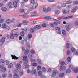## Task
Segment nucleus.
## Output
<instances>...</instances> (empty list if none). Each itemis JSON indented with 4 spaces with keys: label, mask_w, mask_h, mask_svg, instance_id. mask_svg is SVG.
I'll use <instances>...</instances> for the list:
<instances>
[{
    "label": "nucleus",
    "mask_w": 78,
    "mask_h": 78,
    "mask_svg": "<svg viewBox=\"0 0 78 78\" xmlns=\"http://www.w3.org/2000/svg\"><path fill=\"white\" fill-rule=\"evenodd\" d=\"M42 10L43 12L47 13L48 12V11H51V9L50 7H49L46 9V7H45V6H44L43 7Z\"/></svg>",
    "instance_id": "nucleus-1"
},
{
    "label": "nucleus",
    "mask_w": 78,
    "mask_h": 78,
    "mask_svg": "<svg viewBox=\"0 0 78 78\" xmlns=\"http://www.w3.org/2000/svg\"><path fill=\"white\" fill-rule=\"evenodd\" d=\"M5 39H6V37H2L0 40V45H3L5 41Z\"/></svg>",
    "instance_id": "nucleus-2"
},
{
    "label": "nucleus",
    "mask_w": 78,
    "mask_h": 78,
    "mask_svg": "<svg viewBox=\"0 0 78 78\" xmlns=\"http://www.w3.org/2000/svg\"><path fill=\"white\" fill-rule=\"evenodd\" d=\"M70 24H68L66 26V30L67 31H70L71 28H70Z\"/></svg>",
    "instance_id": "nucleus-3"
},
{
    "label": "nucleus",
    "mask_w": 78,
    "mask_h": 78,
    "mask_svg": "<svg viewBox=\"0 0 78 78\" xmlns=\"http://www.w3.org/2000/svg\"><path fill=\"white\" fill-rule=\"evenodd\" d=\"M33 8L34 9H35L38 6V4L37 2H35L33 4Z\"/></svg>",
    "instance_id": "nucleus-4"
},
{
    "label": "nucleus",
    "mask_w": 78,
    "mask_h": 78,
    "mask_svg": "<svg viewBox=\"0 0 78 78\" xmlns=\"http://www.w3.org/2000/svg\"><path fill=\"white\" fill-rule=\"evenodd\" d=\"M61 23V21L59 20H57L55 22H54V24L55 25H58Z\"/></svg>",
    "instance_id": "nucleus-5"
},
{
    "label": "nucleus",
    "mask_w": 78,
    "mask_h": 78,
    "mask_svg": "<svg viewBox=\"0 0 78 78\" xmlns=\"http://www.w3.org/2000/svg\"><path fill=\"white\" fill-rule=\"evenodd\" d=\"M8 5L9 8H11L12 7V2H8Z\"/></svg>",
    "instance_id": "nucleus-6"
},
{
    "label": "nucleus",
    "mask_w": 78,
    "mask_h": 78,
    "mask_svg": "<svg viewBox=\"0 0 78 78\" xmlns=\"http://www.w3.org/2000/svg\"><path fill=\"white\" fill-rule=\"evenodd\" d=\"M10 36L11 39H13L14 38V34L13 33H10Z\"/></svg>",
    "instance_id": "nucleus-7"
},
{
    "label": "nucleus",
    "mask_w": 78,
    "mask_h": 78,
    "mask_svg": "<svg viewBox=\"0 0 78 78\" xmlns=\"http://www.w3.org/2000/svg\"><path fill=\"white\" fill-rule=\"evenodd\" d=\"M66 70V67L64 66H61L60 69V70L61 71V70Z\"/></svg>",
    "instance_id": "nucleus-8"
},
{
    "label": "nucleus",
    "mask_w": 78,
    "mask_h": 78,
    "mask_svg": "<svg viewBox=\"0 0 78 78\" xmlns=\"http://www.w3.org/2000/svg\"><path fill=\"white\" fill-rule=\"evenodd\" d=\"M1 10L3 11L6 12L8 11V9L6 7H3L1 8Z\"/></svg>",
    "instance_id": "nucleus-9"
},
{
    "label": "nucleus",
    "mask_w": 78,
    "mask_h": 78,
    "mask_svg": "<svg viewBox=\"0 0 78 78\" xmlns=\"http://www.w3.org/2000/svg\"><path fill=\"white\" fill-rule=\"evenodd\" d=\"M11 56H12V59H18L19 58V57H17L16 56H15V55L14 56L13 55H11Z\"/></svg>",
    "instance_id": "nucleus-10"
},
{
    "label": "nucleus",
    "mask_w": 78,
    "mask_h": 78,
    "mask_svg": "<svg viewBox=\"0 0 78 78\" xmlns=\"http://www.w3.org/2000/svg\"><path fill=\"white\" fill-rule=\"evenodd\" d=\"M77 9H78V7H77V6H75L74 8L72 10V12L74 13L75 12V11H76Z\"/></svg>",
    "instance_id": "nucleus-11"
},
{
    "label": "nucleus",
    "mask_w": 78,
    "mask_h": 78,
    "mask_svg": "<svg viewBox=\"0 0 78 78\" xmlns=\"http://www.w3.org/2000/svg\"><path fill=\"white\" fill-rule=\"evenodd\" d=\"M56 72L55 70L54 71L52 75V77H55L56 76Z\"/></svg>",
    "instance_id": "nucleus-12"
},
{
    "label": "nucleus",
    "mask_w": 78,
    "mask_h": 78,
    "mask_svg": "<svg viewBox=\"0 0 78 78\" xmlns=\"http://www.w3.org/2000/svg\"><path fill=\"white\" fill-rule=\"evenodd\" d=\"M17 2H18L15 1L13 3L14 6L15 8H17Z\"/></svg>",
    "instance_id": "nucleus-13"
},
{
    "label": "nucleus",
    "mask_w": 78,
    "mask_h": 78,
    "mask_svg": "<svg viewBox=\"0 0 78 78\" xmlns=\"http://www.w3.org/2000/svg\"><path fill=\"white\" fill-rule=\"evenodd\" d=\"M28 21L24 20L22 22L23 25H27L28 23Z\"/></svg>",
    "instance_id": "nucleus-14"
},
{
    "label": "nucleus",
    "mask_w": 78,
    "mask_h": 78,
    "mask_svg": "<svg viewBox=\"0 0 78 78\" xmlns=\"http://www.w3.org/2000/svg\"><path fill=\"white\" fill-rule=\"evenodd\" d=\"M12 21L10 20H8L6 21V23L8 24L11 23Z\"/></svg>",
    "instance_id": "nucleus-15"
},
{
    "label": "nucleus",
    "mask_w": 78,
    "mask_h": 78,
    "mask_svg": "<svg viewBox=\"0 0 78 78\" xmlns=\"http://www.w3.org/2000/svg\"><path fill=\"white\" fill-rule=\"evenodd\" d=\"M34 28L35 29H36V28H37V29H39L40 28H41V26H40V25H37L35 27H34Z\"/></svg>",
    "instance_id": "nucleus-16"
},
{
    "label": "nucleus",
    "mask_w": 78,
    "mask_h": 78,
    "mask_svg": "<svg viewBox=\"0 0 78 78\" xmlns=\"http://www.w3.org/2000/svg\"><path fill=\"white\" fill-rule=\"evenodd\" d=\"M16 67L17 69H20L21 68V65L20 64H17L16 66Z\"/></svg>",
    "instance_id": "nucleus-17"
},
{
    "label": "nucleus",
    "mask_w": 78,
    "mask_h": 78,
    "mask_svg": "<svg viewBox=\"0 0 78 78\" xmlns=\"http://www.w3.org/2000/svg\"><path fill=\"white\" fill-rule=\"evenodd\" d=\"M64 76V74L63 73H61L59 74V77L63 78Z\"/></svg>",
    "instance_id": "nucleus-18"
},
{
    "label": "nucleus",
    "mask_w": 78,
    "mask_h": 78,
    "mask_svg": "<svg viewBox=\"0 0 78 78\" xmlns=\"http://www.w3.org/2000/svg\"><path fill=\"white\" fill-rule=\"evenodd\" d=\"M70 72H71V69L70 68H69L66 70V73H69Z\"/></svg>",
    "instance_id": "nucleus-19"
},
{
    "label": "nucleus",
    "mask_w": 78,
    "mask_h": 78,
    "mask_svg": "<svg viewBox=\"0 0 78 78\" xmlns=\"http://www.w3.org/2000/svg\"><path fill=\"white\" fill-rule=\"evenodd\" d=\"M6 70V69L5 67H3L2 69V72H5Z\"/></svg>",
    "instance_id": "nucleus-20"
},
{
    "label": "nucleus",
    "mask_w": 78,
    "mask_h": 78,
    "mask_svg": "<svg viewBox=\"0 0 78 78\" xmlns=\"http://www.w3.org/2000/svg\"><path fill=\"white\" fill-rule=\"evenodd\" d=\"M37 62L39 64H42V63L41 61V60H39V59L37 58Z\"/></svg>",
    "instance_id": "nucleus-21"
},
{
    "label": "nucleus",
    "mask_w": 78,
    "mask_h": 78,
    "mask_svg": "<svg viewBox=\"0 0 78 78\" xmlns=\"http://www.w3.org/2000/svg\"><path fill=\"white\" fill-rule=\"evenodd\" d=\"M55 13L56 14H59V13H60V12H59V10H56L55 11Z\"/></svg>",
    "instance_id": "nucleus-22"
},
{
    "label": "nucleus",
    "mask_w": 78,
    "mask_h": 78,
    "mask_svg": "<svg viewBox=\"0 0 78 78\" xmlns=\"http://www.w3.org/2000/svg\"><path fill=\"white\" fill-rule=\"evenodd\" d=\"M18 11L20 12H21V13L24 12V10L23 9H20L18 10Z\"/></svg>",
    "instance_id": "nucleus-23"
},
{
    "label": "nucleus",
    "mask_w": 78,
    "mask_h": 78,
    "mask_svg": "<svg viewBox=\"0 0 78 78\" xmlns=\"http://www.w3.org/2000/svg\"><path fill=\"white\" fill-rule=\"evenodd\" d=\"M66 4H70V3H72V0H69L68 1H66Z\"/></svg>",
    "instance_id": "nucleus-24"
},
{
    "label": "nucleus",
    "mask_w": 78,
    "mask_h": 78,
    "mask_svg": "<svg viewBox=\"0 0 78 78\" xmlns=\"http://www.w3.org/2000/svg\"><path fill=\"white\" fill-rule=\"evenodd\" d=\"M66 47L67 48H69V47H70V43H68L66 44Z\"/></svg>",
    "instance_id": "nucleus-25"
},
{
    "label": "nucleus",
    "mask_w": 78,
    "mask_h": 78,
    "mask_svg": "<svg viewBox=\"0 0 78 78\" xmlns=\"http://www.w3.org/2000/svg\"><path fill=\"white\" fill-rule=\"evenodd\" d=\"M2 28L4 29L6 28V24H3L2 25Z\"/></svg>",
    "instance_id": "nucleus-26"
},
{
    "label": "nucleus",
    "mask_w": 78,
    "mask_h": 78,
    "mask_svg": "<svg viewBox=\"0 0 78 78\" xmlns=\"http://www.w3.org/2000/svg\"><path fill=\"white\" fill-rule=\"evenodd\" d=\"M35 73H36V69L33 70L30 72V73H31V74H35Z\"/></svg>",
    "instance_id": "nucleus-27"
},
{
    "label": "nucleus",
    "mask_w": 78,
    "mask_h": 78,
    "mask_svg": "<svg viewBox=\"0 0 78 78\" xmlns=\"http://www.w3.org/2000/svg\"><path fill=\"white\" fill-rule=\"evenodd\" d=\"M12 67H13V64L12 63L10 64L8 66V67L10 68H11Z\"/></svg>",
    "instance_id": "nucleus-28"
},
{
    "label": "nucleus",
    "mask_w": 78,
    "mask_h": 78,
    "mask_svg": "<svg viewBox=\"0 0 78 78\" xmlns=\"http://www.w3.org/2000/svg\"><path fill=\"white\" fill-rule=\"evenodd\" d=\"M62 7H63V8L64 7H66V4L65 3H62L61 4Z\"/></svg>",
    "instance_id": "nucleus-29"
},
{
    "label": "nucleus",
    "mask_w": 78,
    "mask_h": 78,
    "mask_svg": "<svg viewBox=\"0 0 78 78\" xmlns=\"http://www.w3.org/2000/svg\"><path fill=\"white\" fill-rule=\"evenodd\" d=\"M28 62V60L27 59H26L25 60H24V63L27 64Z\"/></svg>",
    "instance_id": "nucleus-30"
},
{
    "label": "nucleus",
    "mask_w": 78,
    "mask_h": 78,
    "mask_svg": "<svg viewBox=\"0 0 78 78\" xmlns=\"http://www.w3.org/2000/svg\"><path fill=\"white\" fill-rule=\"evenodd\" d=\"M44 19L46 20H49L50 19V17H46L44 18Z\"/></svg>",
    "instance_id": "nucleus-31"
},
{
    "label": "nucleus",
    "mask_w": 78,
    "mask_h": 78,
    "mask_svg": "<svg viewBox=\"0 0 78 78\" xmlns=\"http://www.w3.org/2000/svg\"><path fill=\"white\" fill-rule=\"evenodd\" d=\"M24 14H27V13L28 12V10L27 9H25L24 10Z\"/></svg>",
    "instance_id": "nucleus-32"
},
{
    "label": "nucleus",
    "mask_w": 78,
    "mask_h": 78,
    "mask_svg": "<svg viewBox=\"0 0 78 78\" xmlns=\"http://www.w3.org/2000/svg\"><path fill=\"white\" fill-rule=\"evenodd\" d=\"M29 52V51L28 49L25 50L24 52L25 55H28V54Z\"/></svg>",
    "instance_id": "nucleus-33"
},
{
    "label": "nucleus",
    "mask_w": 78,
    "mask_h": 78,
    "mask_svg": "<svg viewBox=\"0 0 78 78\" xmlns=\"http://www.w3.org/2000/svg\"><path fill=\"white\" fill-rule=\"evenodd\" d=\"M62 33L64 36H66V32L64 30L62 31Z\"/></svg>",
    "instance_id": "nucleus-34"
},
{
    "label": "nucleus",
    "mask_w": 78,
    "mask_h": 78,
    "mask_svg": "<svg viewBox=\"0 0 78 78\" xmlns=\"http://www.w3.org/2000/svg\"><path fill=\"white\" fill-rule=\"evenodd\" d=\"M20 34L22 36H24V35H25V33H24V31H22L20 33Z\"/></svg>",
    "instance_id": "nucleus-35"
},
{
    "label": "nucleus",
    "mask_w": 78,
    "mask_h": 78,
    "mask_svg": "<svg viewBox=\"0 0 78 78\" xmlns=\"http://www.w3.org/2000/svg\"><path fill=\"white\" fill-rule=\"evenodd\" d=\"M28 37L29 39H31L32 37V35L31 34H29L28 35Z\"/></svg>",
    "instance_id": "nucleus-36"
},
{
    "label": "nucleus",
    "mask_w": 78,
    "mask_h": 78,
    "mask_svg": "<svg viewBox=\"0 0 78 78\" xmlns=\"http://www.w3.org/2000/svg\"><path fill=\"white\" fill-rule=\"evenodd\" d=\"M13 76L14 78H19V75L17 74H15Z\"/></svg>",
    "instance_id": "nucleus-37"
},
{
    "label": "nucleus",
    "mask_w": 78,
    "mask_h": 78,
    "mask_svg": "<svg viewBox=\"0 0 78 78\" xmlns=\"http://www.w3.org/2000/svg\"><path fill=\"white\" fill-rule=\"evenodd\" d=\"M55 23H51L50 24V26H51V27H55Z\"/></svg>",
    "instance_id": "nucleus-38"
},
{
    "label": "nucleus",
    "mask_w": 78,
    "mask_h": 78,
    "mask_svg": "<svg viewBox=\"0 0 78 78\" xmlns=\"http://www.w3.org/2000/svg\"><path fill=\"white\" fill-rule=\"evenodd\" d=\"M30 32L31 33H33L34 32V29L33 28H31L30 30Z\"/></svg>",
    "instance_id": "nucleus-39"
},
{
    "label": "nucleus",
    "mask_w": 78,
    "mask_h": 78,
    "mask_svg": "<svg viewBox=\"0 0 78 78\" xmlns=\"http://www.w3.org/2000/svg\"><path fill=\"white\" fill-rule=\"evenodd\" d=\"M40 78H47V77L44 75H42L40 76Z\"/></svg>",
    "instance_id": "nucleus-40"
},
{
    "label": "nucleus",
    "mask_w": 78,
    "mask_h": 78,
    "mask_svg": "<svg viewBox=\"0 0 78 78\" xmlns=\"http://www.w3.org/2000/svg\"><path fill=\"white\" fill-rule=\"evenodd\" d=\"M27 30H28V29L27 28H25L24 29L22 30V31H23L24 32V33H25V32H27Z\"/></svg>",
    "instance_id": "nucleus-41"
},
{
    "label": "nucleus",
    "mask_w": 78,
    "mask_h": 78,
    "mask_svg": "<svg viewBox=\"0 0 78 78\" xmlns=\"http://www.w3.org/2000/svg\"><path fill=\"white\" fill-rule=\"evenodd\" d=\"M63 13L64 14H67V11H66L65 10H63Z\"/></svg>",
    "instance_id": "nucleus-42"
},
{
    "label": "nucleus",
    "mask_w": 78,
    "mask_h": 78,
    "mask_svg": "<svg viewBox=\"0 0 78 78\" xmlns=\"http://www.w3.org/2000/svg\"><path fill=\"white\" fill-rule=\"evenodd\" d=\"M37 70H40V69H41V66H37Z\"/></svg>",
    "instance_id": "nucleus-43"
},
{
    "label": "nucleus",
    "mask_w": 78,
    "mask_h": 78,
    "mask_svg": "<svg viewBox=\"0 0 78 78\" xmlns=\"http://www.w3.org/2000/svg\"><path fill=\"white\" fill-rule=\"evenodd\" d=\"M22 25V23H18L17 25V27H20Z\"/></svg>",
    "instance_id": "nucleus-44"
},
{
    "label": "nucleus",
    "mask_w": 78,
    "mask_h": 78,
    "mask_svg": "<svg viewBox=\"0 0 78 78\" xmlns=\"http://www.w3.org/2000/svg\"><path fill=\"white\" fill-rule=\"evenodd\" d=\"M14 72L15 74H16V73H18V72H19V70H18V69H16L15 70Z\"/></svg>",
    "instance_id": "nucleus-45"
},
{
    "label": "nucleus",
    "mask_w": 78,
    "mask_h": 78,
    "mask_svg": "<svg viewBox=\"0 0 78 78\" xmlns=\"http://www.w3.org/2000/svg\"><path fill=\"white\" fill-rule=\"evenodd\" d=\"M74 73H77L78 72V69L77 68H76L75 69L74 71Z\"/></svg>",
    "instance_id": "nucleus-46"
},
{
    "label": "nucleus",
    "mask_w": 78,
    "mask_h": 78,
    "mask_svg": "<svg viewBox=\"0 0 78 78\" xmlns=\"http://www.w3.org/2000/svg\"><path fill=\"white\" fill-rule=\"evenodd\" d=\"M32 66H33L35 67V66H37V63H34L32 64Z\"/></svg>",
    "instance_id": "nucleus-47"
},
{
    "label": "nucleus",
    "mask_w": 78,
    "mask_h": 78,
    "mask_svg": "<svg viewBox=\"0 0 78 78\" xmlns=\"http://www.w3.org/2000/svg\"><path fill=\"white\" fill-rule=\"evenodd\" d=\"M42 70L43 72H46V69H45V68H42Z\"/></svg>",
    "instance_id": "nucleus-48"
},
{
    "label": "nucleus",
    "mask_w": 78,
    "mask_h": 78,
    "mask_svg": "<svg viewBox=\"0 0 78 78\" xmlns=\"http://www.w3.org/2000/svg\"><path fill=\"white\" fill-rule=\"evenodd\" d=\"M67 53L68 55H69L70 54V51L68 50L67 51Z\"/></svg>",
    "instance_id": "nucleus-49"
},
{
    "label": "nucleus",
    "mask_w": 78,
    "mask_h": 78,
    "mask_svg": "<svg viewBox=\"0 0 78 78\" xmlns=\"http://www.w3.org/2000/svg\"><path fill=\"white\" fill-rule=\"evenodd\" d=\"M78 4V1H76L74 2V4L75 5H77Z\"/></svg>",
    "instance_id": "nucleus-50"
},
{
    "label": "nucleus",
    "mask_w": 78,
    "mask_h": 78,
    "mask_svg": "<svg viewBox=\"0 0 78 78\" xmlns=\"http://www.w3.org/2000/svg\"><path fill=\"white\" fill-rule=\"evenodd\" d=\"M55 29L58 31V30H60V27H55Z\"/></svg>",
    "instance_id": "nucleus-51"
},
{
    "label": "nucleus",
    "mask_w": 78,
    "mask_h": 78,
    "mask_svg": "<svg viewBox=\"0 0 78 78\" xmlns=\"http://www.w3.org/2000/svg\"><path fill=\"white\" fill-rule=\"evenodd\" d=\"M71 50L73 52V51H75L76 49L75 48H71Z\"/></svg>",
    "instance_id": "nucleus-52"
},
{
    "label": "nucleus",
    "mask_w": 78,
    "mask_h": 78,
    "mask_svg": "<svg viewBox=\"0 0 78 78\" xmlns=\"http://www.w3.org/2000/svg\"><path fill=\"white\" fill-rule=\"evenodd\" d=\"M58 19L59 20H61L62 19H64V17L63 16H61L58 17Z\"/></svg>",
    "instance_id": "nucleus-53"
},
{
    "label": "nucleus",
    "mask_w": 78,
    "mask_h": 78,
    "mask_svg": "<svg viewBox=\"0 0 78 78\" xmlns=\"http://www.w3.org/2000/svg\"><path fill=\"white\" fill-rule=\"evenodd\" d=\"M6 74H3L2 75V76L3 78H6Z\"/></svg>",
    "instance_id": "nucleus-54"
},
{
    "label": "nucleus",
    "mask_w": 78,
    "mask_h": 78,
    "mask_svg": "<svg viewBox=\"0 0 78 78\" xmlns=\"http://www.w3.org/2000/svg\"><path fill=\"white\" fill-rule=\"evenodd\" d=\"M37 15H32L31 16V17H37Z\"/></svg>",
    "instance_id": "nucleus-55"
},
{
    "label": "nucleus",
    "mask_w": 78,
    "mask_h": 78,
    "mask_svg": "<svg viewBox=\"0 0 78 78\" xmlns=\"http://www.w3.org/2000/svg\"><path fill=\"white\" fill-rule=\"evenodd\" d=\"M23 74H24V73L23 71L21 72L20 73V75H21V76H22L23 75Z\"/></svg>",
    "instance_id": "nucleus-56"
},
{
    "label": "nucleus",
    "mask_w": 78,
    "mask_h": 78,
    "mask_svg": "<svg viewBox=\"0 0 78 78\" xmlns=\"http://www.w3.org/2000/svg\"><path fill=\"white\" fill-rule=\"evenodd\" d=\"M3 22H4V20L3 19H0V23H3Z\"/></svg>",
    "instance_id": "nucleus-57"
},
{
    "label": "nucleus",
    "mask_w": 78,
    "mask_h": 78,
    "mask_svg": "<svg viewBox=\"0 0 78 78\" xmlns=\"http://www.w3.org/2000/svg\"><path fill=\"white\" fill-rule=\"evenodd\" d=\"M23 39L25 42H27V41L28 40V38L27 37H24Z\"/></svg>",
    "instance_id": "nucleus-58"
},
{
    "label": "nucleus",
    "mask_w": 78,
    "mask_h": 78,
    "mask_svg": "<svg viewBox=\"0 0 78 78\" xmlns=\"http://www.w3.org/2000/svg\"><path fill=\"white\" fill-rule=\"evenodd\" d=\"M27 56H24L23 58V60H25V59H27Z\"/></svg>",
    "instance_id": "nucleus-59"
},
{
    "label": "nucleus",
    "mask_w": 78,
    "mask_h": 78,
    "mask_svg": "<svg viewBox=\"0 0 78 78\" xmlns=\"http://www.w3.org/2000/svg\"><path fill=\"white\" fill-rule=\"evenodd\" d=\"M15 20H16V19H15V18H12L11 19V21L12 22H14Z\"/></svg>",
    "instance_id": "nucleus-60"
},
{
    "label": "nucleus",
    "mask_w": 78,
    "mask_h": 78,
    "mask_svg": "<svg viewBox=\"0 0 78 78\" xmlns=\"http://www.w3.org/2000/svg\"><path fill=\"white\" fill-rule=\"evenodd\" d=\"M31 2L33 4L35 3V0H31Z\"/></svg>",
    "instance_id": "nucleus-61"
},
{
    "label": "nucleus",
    "mask_w": 78,
    "mask_h": 78,
    "mask_svg": "<svg viewBox=\"0 0 78 78\" xmlns=\"http://www.w3.org/2000/svg\"><path fill=\"white\" fill-rule=\"evenodd\" d=\"M42 72L41 71H40L38 72V75L40 76H41V75L42 74Z\"/></svg>",
    "instance_id": "nucleus-62"
},
{
    "label": "nucleus",
    "mask_w": 78,
    "mask_h": 78,
    "mask_svg": "<svg viewBox=\"0 0 78 78\" xmlns=\"http://www.w3.org/2000/svg\"><path fill=\"white\" fill-rule=\"evenodd\" d=\"M67 60L69 62H70V61L71 60V58H70V57H69L68 58Z\"/></svg>",
    "instance_id": "nucleus-63"
},
{
    "label": "nucleus",
    "mask_w": 78,
    "mask_h": 78,
    "mask_svg": "<svg viewBox=\"0 0 78 78\" xmlns=\"http://www.w3.org/2000/svg\"><path fill=\"white\" fill-rule=\"evenodd\" d=\"M4 62H5V61H4L3 60V59H1V60L0 61V62L1 63H4Z\"/></svg>",
    "instance_id": "nucleus-64"
}]
</instances>
